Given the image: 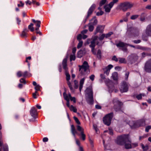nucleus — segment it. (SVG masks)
<instances>
[{
    "instance_id": "24",
    "label": "nucleus",
    "mask_w": 151,
    "mask_h": 151,
    "mask_svg": "<svg viewBox=\"0 0 151 151\" xmlns=\"http://www.w3.org/2000/svg\"><path fill=\"white\" fill-rule=\"evenodd\" d=\"M94 55H96V57L98 60H101L102 58V54L101 50L98 49L97 53H96V54Z\"/></svg>"
},
{
    "instance_id": "34",
    "label": "nucleus",
    "mask_w": 151,
    "mask_h": 151,
    "mask_svg": "<svg viewBox=\"0 0 151 151\" xmlns=\"http://www.w3.org/2000/svg\"><path fill=\"white\" fill-rule=\"evenodd\" d=\"M146 16V14L145 13H142L141 14L140 20L142 22L145 21V17Z\"/></svg>"
},
{
    "instance_id": "15",
    "label": "nucleus",
    "mask_w": 151,
    "mask_h": 151,
    "mask_svg": "<svg viewBox=\"0 0 151 151\" xmlns=\"http://www.w3.org/2000/svg\"><path fill=\"white\" fill-rule=\"evenodd\" d=\"M65 100L66 101V104L67 106L68 107L71 111H73L75 113H76L77 109L76 107L74 106L73 105L70 106V103H69V100L67 97L65 98Z\"/></svg>"
},
{
    "instance_id": "52",
    "label": "nucleus",
    "mask_w": 151,
    "mask_h": 151,
    "mask_svg": "<svg viewBox=\"0 0 151 151\" xmlns=\"http://www.w3.org/2000/svg\"><path fill=\"white\" fill-rule=\"evenodd\" d=\"M82 38V36L81 34H79L78 35L77 37V40L79 41H81V40Z\"/></svg>"
},
{
    "instance_id": "16",
    "label": "nucleus",
    "mask_w": 151,
    "mask_h": 151,
    "mask_svg": "<svg viewBox=\"0 0 151 151\" xmlns=\"http://www.w3.org/2000/svg\"><path fill=\"white\" fill-rule=\"evenodd\" d=\"M30 114L34 119H36L37 115L36 108L34 107H32L30 111Z\"/></svg>"
},
{
    "instance_id": "53",
    "label": "nucleus",
    "mask_w": 151,
    "mask_h": 151,
    "mask_svg": "<svg viewBox=\"0 0 151 151\" xmlns=\"http://www.w3.org/2000/svg\"><path fill=\"white\" fill-rule=\"evenodd\" d=\"M40 86L39 85H37L35 86V89L36 90V91H40Z\"/></svg>"
},
{
    "instance_id": "57",
    "label": "nucleus",
    "mask_w": 151,
    "mask_h": 151,
    "mask_svg": "<svg viewBox=\"0 0 151 151\" xmlns=\"http://www.w3.org/2000/svg\"><path fill=\"white\" fill-rule=\"evenodd\" d=\"M142 55V58H145L146 55H148V54L144 52H142L141 54Z\"/></svg>"
},
{
    "instance_id": "17",
    "label": "nucleus",
    "mask_w": 151,
    "mask_h": 151,
    "mask_svg": "<svg viewBox=\"0 0 151 151\" xmlns=\"http://www.w3.org/2000/svg\"><path fill=\"white\" fill-rule=\"evenodd\" d=\"M104 27L103 25H99L97 26L94 33L95 35H96L98 32L103 33L104 32Z\"/></svg>"
},
{
    "instance_id": "4",
    "label": "nucleus",
    "mask_w": 151,
    "mask_h": 151,
    "mask_svg": "<svg viewBox=\"0 0 151 151\" xmlns=\"http://www.w3.org/2000/svg\"><path fill=\"white\" fill-rule=\"evenodd\" d=\"M113 116L114 113L113 112H111L106 114L103 119L104 124L108 126H109L111 124Z\"/></svg>"
},
{
    "instance_id": "3",
    "label": "nucleus",
    "mask_w": 151,
    "mask_h": 151,
    "mask_svg": "<svg viewBox=\"0 0 151 151\" xmlns=\"http://www.w3.org/2000/svg\"><path fill=\"white\" fill-rule=\"evenodd\" d=\"M127 32L128 34L129 37L130 38L137 37L139 34L138 30L133 27H129Z\"/></svg>"
},
{
    "instance_id": "32",
    "label": "nucleus",
    "mask_w": 151,
    "mask_h": 151,
    "mask_svg": "<svg viewBox=\"0 0 151 151\" xmlns=\"http://www.w3.org/2000/svg\"><path fill=\"white\" fill-rule=\"evenodd\" d=\"M94 26L89 23L88 24V30L89 31L92 32L93 31L94 29Z\"/></svg>"
},
{
    "instance_id": "39",
    "label": "nucleus",
    "mask_w": 151,
    "mask_h": 151,
    "mask_svg": "<svg viewBox=\"0 0 151 151\" xmlns=\"http://www.w3.org/2000/svg\"><path fill=\"white\" fill-rule=\"evenodd\" d=\"M141 146L144 151H146L148 149L147 146H145L142 143L141 144Z\"/></svg>"
},
{
    "instance_id": "48",
    "label": "nucleus",
    "mask_w": 151,
    "mask_h": 151,
    "mask_svg": "<svg viewBox=\"0 0 151 151\" xmlns=\"http://www.w3.org/2000/svg\"><path fill=\"white\" fill-rule=\"evenodd\" d=\"M106 0H101L100 2L99 6H101L106 3Z\"/></svg>"
},
{
    "instance_id": "7",
    "label": "nucleus",
    "mask_w": 151,
    "mask_h": 151,
    "mask_svg": "<svg viewBox=\"0 0 151 151\" xmlns=\"http://www.w3.org/2000/svg\"><path fill=\"white\" fill-rule=\"evenodd\" d=\"M79 70L81 71V73L82 75H83V72L82 70H83L84 72H86L88 69H89V66L88 65V63L84 61L82 65H79Z\"/></svg>"
},
{
    "instance_id": "1",
    "label": "nucleus",
    "mask_w": 151,
    "mask_h": 151,
    "mask_svg": "<svg viewBox=\"0 0 151 151\" xmlns=\"http://www.w3.org/2000/svg\"><path fill=\"white\" fill-rule=\"evenodd\" d=\"M131 140L129 137V134H123L118 136L115 141L117 144L123 146L125 143H131Z\"/></svg>"
},
{
    "instance_id": "36",
    "label": "nucleus",
    "mask_w": 151,
    "mask_h": 151,
    "mask_svg": "<svg viewBox=\"0 0 151 151\" xmlns=\"http://www.w3.org/2000/svg\"><path fill=\"white\" fill-rule=\"evenodd\" d=\"M104 8L106 12L109 13L110 12L111 8L108 6V5H105L104 6Z\"/></svg>"
},
{
    "instance_id": "47",
    "label": "nucleus",
    "mask_w": 151,
    "mask_h": 151,
    "mask_svg": "<svg viewBox=\"0 0 151 151\" xmlns=\"http://www.w3.org/2000/svg\"><path fill=\"white\" fill-rule=\"evenodd\" d=\"M105 37V34H102V35L100 36L98 39L100 41L103 40Z\"/></svg>"
},
{
    "instance_id": "19",
    "label": "nucleus",
    "mask_w": 151,
    "mask_h": 151,
    "mask_svg": "<svg viewBox=\"0 0 151 151\" xmlns=\"http://www.w3.org/2000/svg\"><path fill=\"white\" fill-rule=\"evenodd\" d=\"M145 33L148 36L151 37V24L147 26L145 29Z\"/></svg>"
},
{
    "instance_id": "50",
    "label": "nucleus",
    "mask_w": 151,
    "mask_h": 151,
    "mask_svg": "<svg viewBox=\"0 0 151 151\" xmlns=\"http://www.w3.org/2000/svg\"><path fill=\"white\" fill-rule=\"evenodd\" d=\"M32 3L33 4H35L37 6H39L40 5V3L39 2H36L35 0H32Z\"/></svg>"
},
{
    "instance_id": "10",
    "label": "nucleus",
    "mask_w": 151,
    "mask_h": 151,
    "mask_svg": "<svg viewBox=\"0 0 151 151\" xmlns=\"http://www.w3.org/2000/svg\"><path fill=\"white\" fill-rule=\"evenodd\" d=\"M145 122L146 119H141L134 123L133 126L135 128L144 126L145 125Z\"/></svg>"
},
{
    "instance_id": "27",
    "label": "nucleus",
    "mask_w": 151,
    "mask_h": 151,
    "mask_svg": "<svg viewBox=\"0 0 151 151\" xmlns=\"http://www.w3.org/2000/svg\"><path fill=\"white\" fill-rule=\"evenodd\" d=\"M87 101L89 104H92L93 103V96H88V99Z\"/></svg>"
},
{
    "instance_id": "13",
    "label": "nucleus",
    "mask_w": 151,
    "mask_h": 151,
    "mask_svg": "<svg viewBox=\"0 0 151 151\" xmlns=\"http://www.w3.org/2000/svg\"><path fill=\"white\" fill-rule=\"evenodd\" d=\"M129 86L127 83L125 81H123L120 90L122 93L126 92L128 90Z\"/></svg>"
},
{
    "instance_id": "5",
    "label": "nucleus",
    "mask_w": 151,
    "mask_h": 151,
    "mask_svg": "<svg viewBox=\"0 0 151 151\" xmlns=\"http://www.w3.org/2000/svg\"><path fill=\"white\" fill-rule=\"evenodd\" d=\"M116 45L119 48H121L122 50L124 52H127V47L128 46L133 48L135 47V46L134 45H129L121 41L119 42L118 43L116 44Z\"/></svg>"
},
{
    "instance_id": "12",
    "label": "nucleus",
    "mask_w": 151,
    "mask_h": 151,
    "mask_svg": "<svg viewBox=\"0 0 151 151\" xmlns=\"http://www.w3.org/2000/svg\"><path fill=\"white\" fill-rule=\"evenodd\" d=\"M96 5L95 4H93L89 8L87 13V15L85 20L84 22L85 23L89 17L91 15L96 8Z\"/></svg>"
},
{
    "instance_id": "55",
    "label": "nucleus",
    "mask_w": 151,
    "mask_h": 151,
    "mask_svg": "<svg viewBox=\"0 0 151 151\" xmlns=\"http://www.w3.org/2000/svg\"><path fill=\"white\" fill-rule=\"evenodd\" d=\"M19 3H20V4H18V5H17L19 7H23V6H24V3H23L22 1H19Z\"/></svg>"
},
{
    "instance_id": "6",
    "label": "nucleus",
    "mask_w": 151,
    "mask_h": 151,
    "mask_svg": "<svg viewBox=\"0 0 151 151\" xmlns=\"http://www.w3.org/2000/svg\"><path fill=\"white\" fill-rule=\"evenodd\" d=\"M62 65L63 68L65 70L66 81H68L70 79V76L68 71V68L67 65V59L66 58H64L62 62Z\"/></svg>"
},
{
    "instance_id": "26",
    "label": "nucleus",
    "mask_w": 151,
    "mask_h": 151,
    "mask_svg": "<svg viewBox=\"0 0 151 151\" xmlns=\"http://www.w3.org/2000/svg\"><path fill=\"white\" fill-rule=\"evenodd\" d=\"M113 103L114 104V105H122L123 104L122 102L119 101L117 99H114L113 101Z\"/></svg>"
},
{
    "instance_id": "62",
    "label": "nucleus",
    "mask_w": 151,
    "mask_h": 151,
    "mask_svg": "<svg viewBox=\"0 0 151 151\" xmlns=\"http://www.w3.org/2000/svg\"><path fill=\"white\" fill-rule=\"evenodd\" d=\"M19 81L21 83H24L25 84L26 83V81L23 78H22L19 80Z\"/></svg>"
},
{
    "instance_id": "33",
    "label": "nucleus",
    "mask_w": 151,
    "mask_h": 151,
    "mask_svg": "<svg viewBox=\"0 0 151 151\" xmlns=\"http://www.w3.org/2000/svg\"><path fill=\"white\" fill-rule=\"evenodd\" d=\"M119 63H126L127 61L124 58H118Z\"/></svg>"
},
{
    "instance_id": "18",
    "label": "nucleus",
    "mask_w": 151,
    "mask_h": 151,
    "mask_svg": "<svg viewBox=\"0 0 151 151\" xmlns=\"http://www.w3.org/2000/svg\"><path fill=\"white\" fill-rule=\"evenodd\" d=\"M90 47L91 48V52L93 55L96 54V52L95 51V42L94 40L91 42V44L89 45Z\"/></svg>"
},
{
    "instance_id": "20",
    "label": "nucleus",
    "mask_w": 151,
    "mask_h": 151,
    "mask_svg": "<svg viewBox=\"0 0 151 151\" xmlns=\"http://www.w3.org/2000/svg\"><path fill=\"white\" fill-rule=\"evenodd\" d=\"M71 131L72 134L74 137H75L76 134H77L78 136L80 135V134L77 132L73 124L71 126Z\"/></svg>"
},
{
    "instance_id": "54",
    "label": "nucleus",
    "mask_w": 151,
    "mask_h": 151,
    "mask_svg": "<svg viewBox=\"0 0 151 151\" xmlns=\"http://www.w3.org/2000/svg\"><path fill=\"white\" fill-rule=\"evenodd\" d=\"M111 60H112L116 62H117L118 61V59L115 55H114L112 57Z\"/></svg>"
},
{
    "instance_id": "8",
    "label": "nucleus",
    "mask_w": 151,
    "mask_h": 151,
    "mask_svg": "<svg viewBox=\"0 0 151 151\" xmlns=\"http://www.w3.org/2000/svg\"><path fill=\"white\" fill-rule=\"evenodd\" d=\"M144 70L146 73H151V58L145 63L144 66Z\"/></svg>"
},
{
    "instance_id": "38",
    "label": "nucleus",
    "mask_w": 151,
    "mask_h": 151,
    "mask_svg": "<svg viewBox=\"0 0 151 151\" xmlns=\"http://www.w3.org/2000/svg\"><path fill=\"white\" fill-rule=\"evenodd\" d=\"M83 52L82 50H80L77 53V56L79 58H81L83 56Z\"/></svg>"
},
{
    "instance_id": "45",
    "label": "nucleus",
    "mask_w": 151,
    "mask_h": 151,
    "mask_svg": "<svg viewBox=\"0 0 151 151\" xmlns=\"http://www.w3.org/2000/svg\"><path fill=\"white\" fill-rule=\"evenodd\" d=\"M74 88L75 89H77L78 87V82L76 80H74Z\"/></svg>"
},
{
    "instance_id": "28",
    "label": "nucleus",
    "mask_w": 151,
    "mask_h": 151,
    "mask_svg": "<svg viewBox=\"0 0 151 151\" xmlns=\"http://www.w3.org/2000/svg\"><path fill=\"white\" fill-rule=\"evenodd\" d=\"M122 105H115L114 106V108L116 111H120L121 110Z\"/></svg>"
},
{
    "instance_id": "14",
    "label": "nucleus",
    "mask_w": 151,
    "mask_h": 151,
    "mask_svg": "<svg viewBox=\"0 0 151 151\" xmlns=\"http://www.w3.org/2000/svg\"><path fill=\"white\" fill-rule=\"evenodd\" d=\"M63 97L65 100L66 97H67V98L69 100V103H70V99L71 101H73L74 103H75L76 102V98L74 97H72L71 96V95L70 93H69L68 95L66 93L65 91L63 93Z\"/></svg>"
},
{
    "instance_id": "59",
    "label": "nucleus",
    "mask_w": 151,
    "mask_h": 151,
    "mask_svg": "<svg viewBox=\"0 0 151 151\" xmlns=\"http://www.w3.org/2000/svg\"><path fill=\"white\" fill-rule=\"evenodd\" d=\"M4 151H8V147L7 145L4 146L3 147Z\"/></svg>"
},
{
    "instance_id": "2",
    "label": "nucleus",
    "mask_w": 151,
    "mask_h": 151,
    "mask_svg": "<svg viewBox=\"0 0 151 151\" xmlns=\"http://www.w3.org/2000/svg\"><path fill=\"white\" fill-rule=\"evenodd\" d=\"M134 4V3L129 1H126L121 3L119 7L120 9L124 12L127 11L128 9L132 8Z\"/></svg>"
},
{
    "instance_id": "49",
    "label": "nucleus",
    "mask_w": 151,
    "mask_h": 151,
    "mask_svg": "<svg viewBox=\"0 0 151 151\" xmlns=\"http://www.w3.org/2000/svg\"><path fill=\"white\" fill-rule=\"evenodd\" d=\"M79 41V42L78 43V44L77 46V47L78 49L80 48V47H82L83 44V42L82 41Z\"/></svg>"
},
{
    "instance_id": "35",
    "label": "nucleus",
    "mask_w": 151,
    "mask_h": 151,
    "mask_svg": "<svg viewBox=\"0 0 151 151\" xmlns=\"http://www.w3.org/2000/svg\"><path fill=\"white\" fill-rule=\"evenodd\" d=\"M132 97L134 98H136L138 100H141L142 99V97L140 93L137 95H133Z\"/></svg>"
},
{
    "instance_id": "22",
    "label": "nucleus",
    "mask_w": 151,
    "mask_h": 151,
    "mask_svg": "<svg viewBox=\"0 0 151 151\" xmlns=\"http://www.w3.org/2000/svg\"><path fill=\"white\" fill-rule=\"evenodd\" d=\"M32 22L35 24V25L37 27L35 29V30H37L39 29V27L40 26L41 22L39 20H35L34 19H32Z\"/></svg>"
},
{
    "instance_id": "51",
    "label": "nucleus",
    "mask_w": 151,
    "mask_h": 151,
    "mask_svg": "<svg viewBox=\"0 0 151 151\" xmlns=\"http://www.w3.org/2000/svg\"><path fill=\"white\" fill-rule=\"evenodd\" d=\"M150 129H151V125H149L146 127L145 131L146 132H148Z\"/></svg>"
},
{
    "instance_id": "21",
    "label": "nucleus",
    "mask_w": 151,
    "mask_h": 151,
    "mask_svg": "<svg viewBox=\"0 0 151 151\" xmlns=\"http://www.w3.org/2000/svg\"><path fill=\"white\" fill-rule=\"evenodd\" d=\"M86 92L88 95V96H93V93L91 87H87L86 91Z\"/></svg>"
},
{
    "instance_id": "25",
    "label": "nucleus",
    "mask_w": 151,
    "mask_h": 151,
    "mask_svg": "<svg viewBox=\"0 0 151 151\" xmlns=\"http://www.w3.org/2000/svg\"><path fill=\"white\" fill-rule=\"evenodd\" d=\"M91 22L89 23L93 25H96L98 23V21L96 16H94L91 20Z\"/></svg>"
},
{
    "instance_id": "58",
    "label": "nucleus",
    "mask_w": 151,
    "mask_h": 151,
    "mask_svg": "<svg viewBox=\"0 0 151 151\" xmlns=\"http://www.w3.org/2000/svg\"><path fill=\"white\" fill-rule=\"evenodd\" d=\"M104 14V12L102 11H101L99 12H97L96 14L97 16H99L102 15Z\"/></svg>"
},
{
    "instance_id": "9",
    "label": "nucleus",
    "mask_w": 151,
    "mask_h": 151,
    "mask_svg": "<svg viewBox=\"0 0 151 151\" xmlns=\"http://www.w3.org/2000/svg\"><path fill=\"white\" fill-rule=\"evenodd\" d=\"M139 58L138 56L136 54H132L128 57L129 61L132 64L137 62Z\"/></svg>"
},
{
    "instance_id": "29",
    "label": "nucleus",
    "mask_w": 151,
    "mask_h": 151,
    "mask_svg": "<svg viewBox=\"0 0 151 151\" xmlns=\"http://www.w3.org/2000/svg\"><path fill=\"white\" fill-rule=\"evenodd\" d=\"M125 143L124 145V147L125 149H131L132 148V146L131 145V142L129 143Z\"/></svg>"
},
{
    "instance_id": "37",
    "label": "nucleus",
    "mask_w": 151,
    "mask_h": 151,
    "mask_svg": "<svg viewBox=\"0 0 151 151\" xmlns=\"http://www.w3.org/2000/svg\"><path fill=\"white\" fill-rule=\"evenodd\" d=\"M33 24L31 23L28 27V29L32 32L34 31V28L33 27Z\"/></svg>"
},
{
    "instance_id": "61",
    "label": "nucleus",
    "mask_w": 151,
    "mask_h": 151,
    "mask_svg": "<svg viewBox=\"0 0 151 151\" xmlns=\"http://www.w3.org/2000/svg\"><path fill=\"white\" fill-rule=\"evenodd\" d=\"M85 80L84 78H82L80 81V85H83Z\"/></svg>"
},
{
    "instance_id": "42",
    "label": "nucleus",
    "mask_w": 151,
    "mask_h": 151,
    "mask_svg": "<svg viewBox=\"0 0 151 151\" xmlns=\"http://www.w3.org/2000/svg\"><path fill=\"white\" fill-rule=\"evenodd\" d=\"M73 119L75 120L76 123L78 125L81 124V123L79 121V119H78L76 117L74 116L73 117Z\"/></svg>"
},
{
    "instance_id": "44",
    "label": "nucleus",
    "mask_w": 151,
    "mask_h": 151,
    "mask_svg": "<svg viewBox=\"0 0 151 151\" xmlns=\"http://www.w3.org/2000/svg\"><path fill=\"white\" fill-rule=\"evenodd\" d=\"M139 16L138 15H132L130 18L131 19L134 20L137 19Z\"/></svg>"
},
{
    "instance_id": "63",
    "label": "nucleus",
    "mask_w": 151,
    "mask_h": 151,
    "mask_svg": "<svg viewBox=\"0 0 151 151\" xmlns=\"http://www.w3.org/2000/svg\"><path fill=\"white\" fill-rule=\"evenodd\" d=\"M133 42L135 44H138L140 43L141 42V40H134L133 41Z\"/></svg>"
},
{
    "instance_id": "31",
    "label": "nucleus",
    "mask_w": 151,
    "mask_h": 151,
    "mask_svg": "<svg viewBox=\"0 0 151 151\" xmlns=\"http://www.w3.org/2000/svg\"><path fill=\"white\" fill-rule=\"evenodd\" d=\"M31 76V74L27 71H25L23 73V76L24 78H25L27 77H29Z\"/></svg>"
},
{
    "instance_id": "60",
    "label": "nucleus",
    "mask_w": 151,
    "mask_h": 151,
    "mask_svg": "<svg viewBox=\"0 0 151 151\" xmlns=\"http://www.w3.org/2000/svg\"><path fill=\"white\" fill-rule=\"evenodd\" d=\"M89 142L91 146L92 147H93V141L91 140L90 138L89 137Z\"/></svg>"
},
{
    "instance_id": "40",
    "label": "nucleus",
    "mask_w": 151,
    "mask_h": 151,
    "mask_svg": "<svg viewBox=\"0 0 151 151\" xmlns=\"http://www.w3.org/2000/svg\"><path fill=\"white\" fill-rule=\"evenodd\" d=\"M147 36H148L145 34H143L142 36V39L145 41H147L148 40Z\"/></svg>"
},
{
    "instance_id": "11",
    "label": "nucleus",
    "mask_w": 151,
    "mask_h": 151,
    "mask_svg": "<svg viewBox=\"0 0 151 151\" xmlns=\"http://www.w3.org/2000/svg\"><path fill=\"white\" fill-rule=\"evenodd\" d=\"M77 130L79 132H80L81 133L80 135H81V137L83 140L84 141L86 139V135L84 133V129L79 125L76 126Z\"/></svg>"
},
{
    "instance_id": "64",
    "label": "nucleus",
    "mask_w": 151,
    "mask_h": 151,
    "mask_svg": "<svg viewBox=\"0 0 151 151\" xmlns=\"http://www.w3.org/2000/svg\"><path fill=\"white\" fill-rule=\"evenodd\" d=\"M95 77V76L94 75H92L89 77V78L92 81H93L94 80Z\"/></svg>"
},
{
    "instance_id": "46",
    "label": "nucleus",
    "mask_w": 151,
    "mask_h": 151,
    "mask_svg": "<svg viewBox=\"0 0 151 151\" xmlns=\"http://www.w3.org/2000/svg\"><path fill=\"white\" fill-rule=\"evenodd\" d=\"M76 59V56L74 55H70V60H74Z\"/></svg>"
},
{
    "instance_id": "41",
    "label": "nucleus",
    "mask_w": 151,
    "mask_h": 151,
    "mask_svg": "<svg viewBox=\"0 0 151 151\" xmlns=\"http://www.w3.org/2000/svg\"><path fill=\"white\" fill-rule=\"evenodd\" d=\"M113 34L112 32H110L108 33L105 34V37L106 38H107L110 37V36Z\"/></svg>"
},
{
    "instance_id": "56",
    "label": "nucleus",
    "mask_w": 151,
    "mask_h": 151,
    "mask_svg": "<svg viewBox=\"0 0 151 151\" xmlns=\"http://www.w3.org/2000/svg\"><path fill=\"white\" fill-rule=\"evenodd\" d=\"M141 50H143L147 51L151 50V49L150 48L147 47H142L141 48Z\"/></svg>"
},
{
    "instance_id": "23",
    "label": "nucleus",
    "mask_w": 151,
    "mask_h": 151,
    "mask_svg": "<svg viewBox=\"0 0 151 151\" xmlns=\"http://www.w3.org/2000/svg\"><path fill=\"white\" fill-rule=\"evenodd\" d=\"M28 31V30L26 28L24 29L20 35L21 37L23 38H26L27 37V32Z\"/></svg>"
},
{
    "instance_id": "43",
    "label": "nucleus",
    "mask_w": 151,
    "mask_h": 151,
    "mask_svg": "<svg viewBox=\"0 0 151 151\" xmlns=\"http://www.w3.org/2000/svg\"><path fill=\"white\" fill-rule=\"evenodd\" d=\"M17 75L19 78L23 76V73L21 71H19L17 73Z\"/></svg>"
},
{
    "instance_id": "30",
    "label": "nucleus",
    "mask_w": 151,
    "mask_h": 151,
    "mask_svg": "<svg viewBox=\"0 0 151 151\" xmlns=\"http://www.w3.org/2000/svg\"><path fill=\"white\" fill-rule=\"evenodd\" d=\"M112 78L114 80H117L118 79V74L117 72H114L112 74Z\"/></svg>"
}]
</instances>
